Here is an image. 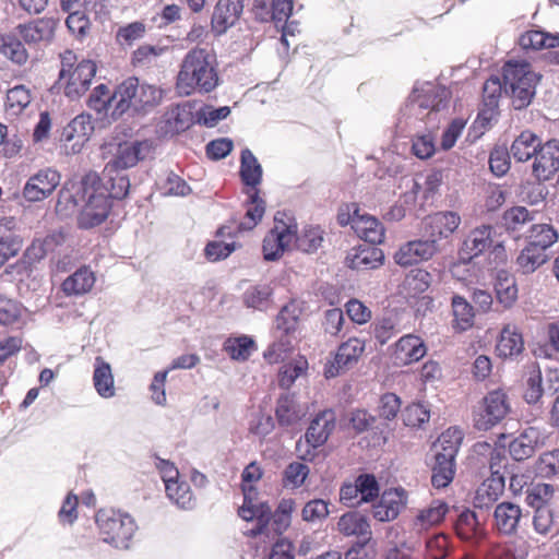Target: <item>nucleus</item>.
<instances>
[{"label": "nucleus", "mask_w": 559, "mask_h": 559, "mask_svg": "<svg viewBox=\"0 0 559 559\" xmlns=\"http://www.w3.org/2000/svg\"><path fill=\"white\" fill-rule=\"evenodd\" d=\"M258 349L254 340L248 335L228 337L224 350L230 359L246 361Z\"/></svg>", "instance_id": "nucleus-44"}, {"label": "nucleus", "mask_w": 559, "mask_h": 559, "mask_svg": "<svg viewBox=\"0 0 559 559\" xmlns=\"http://www.w3.org/2000/svg\"><path fill=\"white\" fill-rule=\"evenodd\" d=\"M431 484L438 489L445 488L455 476V460L445 457L444 454H436Z\"/></svg>", "instance_id": "nucleus-45"}, {"label": "nucleus", "mask_w": 559, "mask_h": 559, "mask_svg": "<svg viewBox=\"0 0 559 559\" xmlns=\"http://www.w3.org/2000/svg\"><path fill=\"white\" fill-rule=\"evenodd\" d=\"M275 415L280 425L292 426L306 415V409L296 401L294 394L284 393L277 401Z\"/></svg>", "instance_id": "nucleus-35"}, {"label": "nucleus", "mask_w": 559, "mask_h": 559, "mask_svg": "<svg viewBox=\"0 0 559 559\" xmlns=\"http://www.w3.org/2000/svg\"><path fill=\"white\" fill-rule=\"evenodd\" d=\"M272 288L267 284L250 286L243 294V302L248 308L263 310L267 307Z\"/></svg>", "instance_id": "nucleus-60"}, {"label": "nucleus", "mask_w": 559, "mask_h": 559, "mask_svg": "<svg viewBox=\"0 0 559 559\" xmlns=\"http://www.w3.org/2000/svg\"><path fill=\"white\" fill-rule=\"evenodd\" d=\"M534 221V213L525 206H513L504 211L502 224L508 231H521L525 225Z\"/></svg>", "instance_id": "nucleus-55"}, {"label": "nucleus", "mask_w": 559, "mask_h": 559, "mask_svg": "<svg viewBox=\"0 0 559 559\" xmlns=\"http://www.w3.org/2000/svg\"><path fill=\"white\" fill-rule=\"evenodd\" d=\"M300 314L301 309L297 302L285 305L275 319V331L296 335Z\"/></svg>", "instance_id": "nucleus-50"}, {"label": "nucleus", "mask_w": 559, "mask_h": 559, "mask_svg": "<svg viewBox=\"0 0 559 559\" xmlns=\"http://www.w3.org/2000/svg\"><path fill=\"white\" fill-rule=\"evenodd\" d=\"M519 44L523 49L555 48L559 46V33L552 35L542 31H528L521 35Z\"/></svg>", "instance_id": "nucleus-52"}, {"label": "nucleus", "mask_w": 559, "mask_h": 559, "mask_svg": "<svg viewBox=\"0 0 559 559\" xmlns=\"http://www.w3.org/2000/svg\"><path fill=\"white\" fill-rule=\"evenodd\" d=\"M454 551L452 538L444 533H435L427 537L423 551L424 559H448Z\"/></svg>", "instance_id": "nucleus-40"}, {"label": "nucleus", "mask_w": 559, "mask_h": 559, "mask_svg": "<svg viewBox=\"0 0 559 559\" xmlns=\"http://www.w3.org/2000/svg\"><path fill=\"white\" fill-rule=\"evenodd\" d=\"M502 92V83L499 78L488 79L483 87V100L487 109L483 110L479 118L490 119L493 110L498 107L499 97Z\"/></svg>", "instance_id": "nucleus-58"}, {"label": "nucleus", "mask_w": 559, "mask_h": 559, "mask_svg": "<svg viewBox=\"0 0 559 559\" xmlns=\"http://www.w3.org/2000/svg\"><path fill=\"white\" fill-rule=\"evenodd\" d=\"M437 250L433 240H412L400 247L394 260L401 266H408L430 259Z\"/></svg>", "instance_id": "nucleus-22"}, {"label": "nucleus", "mask_w": 559, "mask_h": 559, "mask_svg": "<svg viewBox=\"0 0 559 559\" xmlns=\"http://www.w3.org/2000/svg\"><path fill=\"white\" fill-rule=\"evenodd\" d=\"M365 350V343L353 337L343 343L335 355V362L341 368H347L356 362Z\"/></svg>", "instance_id": "nucleus-57"}, {"label": "nucleus", "mask_w": 559, "mask_h": 559, "mask_svg": "<svg viewBox=\"0 0 559 559\" xmlns=\"http://www.w3.org/2000/svg\"><path fill=\"white\" fill-rule=\"evenodd\" d=\"M548 260L546 252L542 249L526 245L519 253L515 264L522 274H531L545 264Z\"/></svg>", "instance_id": "nucleus-43"}, {"label": "nucleus", "mask_w": 559, "mask_h": 559, "mask_svg": "<svg viewBox=\"0 0 559 559\" xmlns=\"http://www.w3.org/2000/svg\"><path fill=\"white\" fill-rule=\"evenodd\" d=\"M95 524L104 543L127 549L138 530L135 520L116 509H100L95 514Z\"/></svg>", "instance_id": "nucleus-4"}, {"label": "nucleus", "mask_w": 559, "mask_h": 559, "mask_svg": "<svg viewBox=\"0 0 559 559\" xmlns=\"http://www.w3.org/2000/svg\"><path fill=\"white\" fill-rule=\"evenodd\" d=\"M407 496L402 488H391L383 491L379 501L373 504V518L381 522L393 521L405 508Z\"/></svg>", "instance_id": "nucleus-19"}, {"label": "nucleus", "mask_w": 559, "mask_h": 559, "mask_svg": "<svg viewBox=\"0 0 559 559\" xmlns=\"http://www.w3.org/2000/svg\"><path fill=\"white\" fill-rule=\"evenodd\" d=\"M95 282L94 272L88 266H82L62 282L61 290L67 297H81L92 290Z\"/></svg>", "instance_id": "nucleus-29"}, {"label": "nucleus", "mask_w": 559, "mask_h": 559, "mask_svg": "<svg viewBox=\"0 0 559 559\" xmlns=\"http://www.w3.org/2000/svg\"><path fill=\"white\" fill-rule=\"evenodd\" d=\"M495 289L499 304L504 308H511L518 299L515 280L506 272L499 273Z\"/></svg>", "instance_id": "nucleus-53"}, {"label": "nucleus", "mask_w": 559, "mask_h": 559, "mask_svg": "<svg viewBox=\"0 0 559 559\" xmlns=\"http://www.w3.org/2000/svg\"><path fill=\"white\" fill-rule=\"evenodd\" d=\"M240 177L242 182L250 187L251 190H258L257 187L262 180V167L249 148H245L241 152Z\"/></svg>", "instance_id": "nucleus-42"}, {"label": "nucleus", "mask_w": 559, "mask_h": 559, "mask_svg": "<svg viewBox=\"0 0 559 559\" xmlns=\"http://www.w3.org/2000/svg\"><path fill=\"white\" fill-rule=\"evenodd\" d=\"M243 503L238 509V515L245 521L257 520L254 527L247 532L249 537L267 535L271 508L267 503H258V490L252 484H242Z\"/></svg>", "instance_id": "nucleus-10"}, {"label": "nucleus", "mask_w": 559, "mask_h": 559, "mask_svg": "<svg viewBox=\"0 0 559 559\" xmlns=\"http://www.w3.org/2000/svg\"><path fill=\"white\" fill-rule=\"evenodd\" d=\"M297 223L294 217L277 213L274 226L265 235L262 245L263 258L266 261L278 260L286 251L294 248V237Z\"/></svg>", "instance_id": "nucleus-8"}, {"label": "nucleus", "mask_w": 559, "mask_h": 559, "mask_svg": "<svg viewBox=\"0 0 559 559\" xmlns=\"http://www.w3.org/2000/svg\"><path fill=\"white\" fill-rule=\"evenodd\" d=\"M449 512L448 502L440 499L432 500L428 506L417 510L411 521V527L417 533L428 532L440 526Z\"/></svg>", "instance_id": "nucleus-16"}, {"label": "nucleus", "mask_w": 559, "mask_h": 559, "mask_svg": "<svg viewBox=\"0 0 559 559\" xmlns=\"http://www.w3.org/2000/svg\"><path fill=\"white\" fill-rule=\"evenodd\" d=\"M337 530L345 536L362 537L360 547L371 538L370 525L366 516L356 511L343 514L337 522Z\"/></svg>", "instance_id": "nucleus-34"}, {"label": "nucleus", "mask_w": 559, "mask_h": 559, "mask_svg": "<svg viewBox=\"0 0 559 559\" xmlns=\"http://www.w3.org/2000/svg\"><path fill=\"white\" fill-rule=\"evenodd\" d=\"M559 169V141L549 140L539 145L534 157L533 174L538 180H548Z\"/></svg>", "instance_id": "nucleus-18"}, {"label": "nucleus", "mask_w": 559, "mask_h": 559, "mask_svg": "<svg viewBox=\"0 0 559 559\" xmlns=\"http://www.w3.org/2000/svg\"><path fill=\"white\" fill-rule=\"evenodd\" d=\"M450 92L435 82H416L404 108L402 120L413 130L418 123L427 129H436L439 122V112L445 108Z\"/></svg>", "instance_id": "nucleus-3"}, {"label": "nucleus", "mask_w": 559, "mask_h": 559, "mask_svg": "<svg viewBox=\"0 0 559 559\" xmlns=\"http://www.w3.org/2000/svg\"><path fill=\"white\" fill-rule=\"evenodd\" d=\"M0 53L12 62L22 66L28 59L24 45L14 36L0 33Z\"/></svg>", "instance_id": "nucleus-54"}, {"label": "nucleus", "mask_w": 559, "mask_h": 559, "mask_svg": "<svg viewBox=\"0 0 559 559\" xmlns=\"http://www.w3.org/2000/svg\"><path fill=\"white\" fill-rule=\"evenodd\" d=\"M540 431L535 427H528L513 439L509 444V453L515 461L531 457L540 441Z\"/></svg>", "instance_id": "nucleus-31"}, {"label": "nucleus", "mask_w": 559, "mask_h": 559, "mask_svg": "<svg viewBox=\"0 0 559 559\" xmlns=\"http://www.w3.org/2000/svg\"><path fill=\"white\" fill-rule=\"evenodd\" d=\"M384 254L380 248L372 243H365L352 248L346 255V265L352 270L368 271L378 269L383 264Z\"/></svg>", "instance_id": "nucleus-20"}, {"label": "nucleus", "mask_w": 559, "mask_h": 559, "mask_svg": "<svg viewBox=\"0 0 559 559\" xmlns=\"http://www.w3.org/2000/svg\"><path fill=\"white\" fill-rule=\"evenodd\" d=\"M462 441V430L456 427H450L439 436L437 444L440 447V450L436 454H444L445 457L455 460Z\"/></svg>", "instance_id": "nucleus-56"}, {"label": "nucleus", "mask_w": 559, "mask_h": 559, "mask_svg": "<svg viewBox=\"0 0 559 559\" xmlns=\"http://www.w3.org/2000/svg\"><path fill=\"white\" fill-rule=\"evenodd\" d=\"M510 412L506 393L499 388L488 393L477 411L474 412V426L487 431L499 424Z\"/></svg>", "instance_id": "nucleus-11"}, {"label": "nucleus", "mask_w": 559, "mask_h": 559, "mask_svg": "<svg viewBox=\"0 0 559 559\" xmlns=\"http://www.w3.org/2000/svg\"><path fill=\"white\" fill-rule=\"evenodd\" d=\"M524 348V342L518 328L513 324L503 326L496 345L497 354L500 357L518 356Z\"/></svg>", "instance_id": "nucleus-36"}, {"label": "nucleus", "mask_w": 559, "mask_h": 559, "mask_svg": "<svg viewBox=\"0 0 559 559\" xmlns=\"http://www.w3.org/2000/svg\"><path fill=\"white\" fill-rule=\"evenodd\" d=\"M555 489L549 484H536L527 490L526 502L535 510L547 508L546 503L552 498Z\"/></svg>", "instance_id": "nucleus-63"}, {"label": "nucleus", "mask_w": 559, "mask_h": 559, "mask_svg": "<svg viewBox=\"0 0 559 559\" xmlns=\"http://www.w3.org/2000/svg\"><path fill=\"white\" fill-rule=\"evenodd\" d=\"M292 0H254L253 11L261 22L273 21L277 26L282 25L281 41L288 46L287 35L293 34L292 25L286 22L292 14Z\"/></svg>", "instance_id": "nucleus-13"}, {"label": "nucleus", "mask_w": 559, "mask_h": 559, "mask_svg": "<svg viewBox=\"0 0 559 559\" xmlns=\"http://www.w3.org/2000/svg\"><path fill=\"white\" fill-rule=\"evenodd\" d=\"M535 471L542 477H551L559 473V449L543 453L536 462Z\"/></svg>", "instance_id": "nucleus-64"}, {"label": "nucleus", "mask_w": 559, "mask_h": 559, "mask_svg": "<svg viewBox=\"0 0 559 559\" xmlns=\"http://www.w3.org/2000/svg\"><path fill=\"white\" fill-rule=\"evenodd\" d=\"M265 212V202L259 197V190L248 192L246 214L238 225L239 231L252 230L262 219Z\"/></svg>", "instance_id": "nucleus-39"}, {"label": "nucleus", "mask_w": 559, "mask_h": 559, "mask_svg": "<svg viewBox=\"0 0 559 559\" xmlns=\"http://www.w3.org/2000/svg\"><path fill=\"white\" fill-rule=\"evenodd\" d=\"M399 127L412 135V152L420 159L430 158L436 152L433 129H427L424 123H418V129L411 130L404 120L400 119Z\"/></svg>", "instance_id": "nucleus-28"}, {"label": "nucleus", "mask_w": 559, "mask_h": 559, "mask_svg": "<svg viewBox=\"0 0 559 559\" xmlns=\"http://www.w3.org/2000/svg\"><path fill=\"white\" fill-rule=\"evenodd\" d=\"M117 112L122 116L130 108L147 110L157 106L163 91L155 85L140 82L138 78H128L118 85Z\"/></svg>", "instance_id": "nucleus-6"}, {"label": "nucleus", "mask_w": 559, "mask_h": 559, "mask_svg": "<svg viewBox=\"0 0 559 559\" xmlns=\"http://www.w3.org/2000/svg\"><path fill=\"white\" fill-rule=\"evenodd\" d=\"M110 207L108 189L96 173L85 175L79 182H67L57 202V211L63 215L80 210L79 225L82 228L102 224Z\"/></svg>", "instance_id": "nucleus-1"}, {"label": "nucleus", "mask_w": 559, "mask_h": 559, "mask_svg": "<svg viewBox=\"0 0 559 559\" xmlns=\"http://www.w3.org/2000/svg\"><path fill=\"white\" fill-rule=\"evenodd\" d=\"M153 151V143L150 140L126 141L117 144L114 157L105 166V174L116 170H124L134 167L139 162L147 158Z\"/></svg>", "instance_id": "nucleus-12"}, {"label": "nucleus", "mask_w": 559, "mask_h": 559, "mask_svg": "<svg viewBox=\"0 0 559 559\" xmlns=\"http://www.w3.org/2000/svg\"><path fill=\"white\" fill-rule=\"evenodd\" d=\"M310 474V468L307 464L301 462L289 463L282 476V485L287 489L300 488Z\"/></svg>", "instance_id": "nucleus-59"}, {"label": "nucleus", "mask_w": 559, "mask_h": 559, "mask_svg": "<svg viewBox=\"0 0 559 559\" xmlns=\"http://www.w3.org/2000/svg\"><path fill=\"white\" fill-rule=\"evenodd\" d=\"M522 509L511 501H502L495 507L492 528L501 536H513L522 521Z\"/></svg>", "instance_id": "nucleus-17"}, {"label": "nucleus", "mask_w": 559, "mask_h": 559, "mask_svg": "<svg viewBox=\"0 0 559 559\" xmlns=\"http://www.w3.org/2000/svg\"><path fill=\"white\" fill-rule=\"evenodd\" d=\"M538 80L539 75L527 62L509 61L503 67V88L510 94L516 109L531 104Z\"/></svg>", "instance_id": "nucleus-5"}, {"label": "nucleus", "mask_w": 559, "mask_h": 559, "mask_svg": "<svg viewBox=\"0 0 559 559\" xmlns=\"http://www.w3.org/2000/svg\"><path fill=\"white\" fill-rule=\"evenodd\" d=\"M166 496L178 508L191 510L195 507L197 499L191 490V486L185 479H177L165 486Z\"/></svg>", "instance_id": "nucleus-41"}, {"label": "nucleus", "mask_w": 559, "mask_h": 559, "mask_svg": "<svg viewBox=\"0 0 559 559\" xmlns=\"http://www.w3.org/2000/svg\"><path fill=\"white\" fill-rule=\"evenodd\" d=\"M56 21L40 17L17 26L20 37L28 45L49 43L55 34Z\"/></svg>", "instance_id": "nucleus-23"}, {"label": "nucleus", "mask_w": 559, "mask_h": 559, "mask_svg": "<svg viewBox=\"0 0 559 559\" xmlns=\"http://www.w3.org/2000/svg\"><path fill=\"white\" fill-rule=\"evenodd\" d=\"M453 328L457 331H466L474 323L473 306L463 297H452Z\"/></svg>", "instance_id": "nucleus-49"}, {"label": "nucleus", "mask_w": 559, "mask_h": 559, "mask_svg": "<svg viewBox=\"0 0 559 559\" xmlns=\"http://www.w3.org/2000/svg\"><path fill=\"white\" fill-rule=\"evenodd\" d=\"M426 346L420 337L407 334L395 344L394 360L396 364L408 365L418 361L426 354Z\"/></svg>", "instance_id": "nucleus-30"}, {"label": "nucleus", "mask_w": 559, "mask_h": 559, "mask_svg": "<svg viewBox=\"0 0 559 559\" xmlns=\"http://www.w3.org/2000/svg\"><path fill=\"white\" fill-rule=\"evenodd\" d=\"M454 530L457 537L466 542L478 543L485 536V527L479 523L477 514L469 509L457 516Z\"/></svg>", "instance_id": "nucleus-33"}, {"label": "nucleus", "mask_w": 559, "mask_h": 559, "mask_svg": "<svg viewBox=\"0 0 559 559\" xmlns=\"http://www.w3.org/2000/svg\"><path fill=\"white\" fill-rule=\"evenodd\" d=\"M61 176L51 168L40 169L26 181L23 197L28 202H38L48 198L59 186Z\"/></svg>", "instance_id": "nucleus-15"}, {"label": "nucleus", "mask_w": 559, "mask_h": 559, "mask_svg": "<svg viewBox=\"0 0 559 559\" xmlns=\"http://www.w3.org/2000/svg\"><path fill=\"white\" fill-rule=\"evenodd\" d=\"M354 231L359 238L372 245L381 243L384 239L383 225L366 212H361L360 217L354 222Z\"/></svg>", "instance_id": "nucleus-37"}, {"label": "nucleus", "mask_w": 559, "mask_h": 559, "mask_svg": "<svg viewBox=\"0 0 559 559\" xmlns=\"http://www.w3.org/2000/svg\"><path fill=\"white\" fill-rule=\"evenodd\" d=\"M219 83L216 57L206 48H193L183 57L175 88L180 96L207 94Z\"/></svg>", "instance_id": "nucleus-2"}, {"label": "nucleus", "mask_w": 559, "mask_h": 559, "mask_svg": "<svg viewBox=\"0 0 559 559\" xmlns=\"http://www.w3.org/2000/svg\"><path fill=\"white\" fill-rule=\"evenodd\" d=\"M33 92L26 85H15L7 92L5 109L9 115L17 116L32 103Z\"/></svg>", "instance_id": "nucleus-47"}, {"label": "nucleus", "mask_w": 559, "mask_h": 559, "mask_svg": "<svg viewBox=\"0 0 559 559\" xmlns=\"http://www.w3.org/2000/svg\"><path fill=\"white\" fill-rule=\"evenodd\" d=\"M105 175L108 177V182L110 185L107 187L109 192L108 198L117 200L126 198L130 189V180L128 175L120 170Z\"/></svg>", "instance_id": "nucleus-62"}, {"label": "nucleus", "mask_w": 559, "mask_h": 559, "mask_svg": "<svg viewBox=\"0 0 559 559\" xmlns=\"http://www.w3.org/2000/svg\"><path fill=\"white\" fill-rule=\"evenodd\" d=\"M94 131L90 115L81 114L73 118L62 131L63 151L68 155L79 154Z\"/></svg>", "instance_id": "nucleus-14"}, {"label": "nucleus", "mask_w": 559, "mask_h": 559, "mask_svg": "<svg viewBox=\"0 0 559 559\" xmlns=\"http://www.w3.org/2000/svg\"><path fill=\"white\" fill-rule=\"evenodd\" d=\"M323 239V230L319 226L305 227L300 233L296 228L294 248L306 253H312L322 246Z\"/></svg>", "instance_id": "nucleus-46"}, {"label": "nucleus", "mask_w": 559, "mask_h": 559, "mask_svg": "<svg viewBox=\"0 0 559 559\" xmlns=\"http://www.w3.org/2000/svg\"><path fill=\"white\" fill-rule=\"evenodd\" d=\"M242 0H218L212 15L213 29L222 34L233 26L242 12Z\"/></svg>", "instance_id": "nucleus-27"}, {"label": "nucleus", "mask_w": 559, "mask_h": 559, "mask_svg": "<svg viewBox=\"0 0 559 559\" xmlns=\"http://www.w3.org/2000/svg\"><path fill=\"white\" fill-rule=\"evenodd\" d=\"M527 238L528 245L537 247L542 249V251L546 252L548 248L558 241V231L550 224H535L531 226Z\"/></svg>", "instance_id": "nucleus-48"}, {"label": "nucleus", "mask_w": 559, "mask_h": 559, "mask_svg": "<svg viewBox=\"0 0 559 559\" xmlns=\"http://www.w3.org/2000/svg\"><path fill=\"white\" fill-rule=\"evenodd\" d=\"M540 145V139L531 131H523L512 143L510 156L516 162L523 163L535 157L537 148Z\"/></svg>", "instance_id": "nucleus-38"}, {"label": "nucleus", "mask_w": 559, "mask_h": 559, "mask_svg": "<svg viewBox=\"0 0 559 559\" xmlns=\"http://www.w3.org/2000/svg\"><path fill=\"white\" fill-rule=\"evenodd\" d=\"M492 236L493 227L490 225H481L467 234L459 249V260L452 267L457 278L465 280L461 276V269L492 247Z\"/></svg>", "instance_id": "nucleus-9"}, {"label": "nucleus", "mask_w": 559, "mask_h": 559, "mask_svg": "<svg viewBox=\"0 0 559 559\" xmlns=\"http://www.w3.org/2000/svg\"><path fill=\"white\" fill-rule=\"evenodd\" d=\"M74 55L66 51L62 56V68L59 78L64 81V94L71 99L80 98L88 90L97 67L92 60H82L75 67L72 61Z\"/></svg>", "instance_id": "nucleus-7"}, {"label": "nucleus", "mask_w": 559, "mask_h": 559, "mask_svg": "<svg viewBox=\"0 0 559 559\" xmlns=\"http://www.w3.org/2000/svg\"><path fill=\"white\" fill-rule=\"evenodd\" d=\"M146 26L142 22H132L127 25L120 26L116 33V40L120 46L130 47L136 40L144 37Z\"/></svg>", "instance_id": "nucleus-61"}, {"label": "nucleus", "mask_w": 559, "mask_h": 559, "mask_svg": "<svg viewBox=\"0 0 559 559\" xmlns=\"http://www.w3.org/2000/svg\"><path fill=\"white\" fill-rule=\"evenodd\" d=\"M118 86L114 92L106 84L97 85L88 97L87 105L91 109L103 114L106 117L117 120L120 114L117 112Z\"/></svg>", "instance_id": "nucleus-26"}, {"label": "nucleus", "mask_w": 559, "mask_h": 559, "mask_svg": "<svg viewBox=\"0 0 559 559\" xmlns=\"http://www.w3.org/2000/svg\"><path fill=\"white\" fill-rule=\"evenodd\" d=\"M504 476L498 471L492 472L477 488L474 504L479 509L493 506L504 492Z\"/></svg>", "instance_id": "nucleus-25"}, {"label": "nucleus", "mask_w": 559, "mask_h": 559, "mask_svg": "<svg viewBox=\"0 0 559 559\" xmlns=\"http://www.w3.org/2000/svg\"><path fill=\"white\" fill-rule=\"evenodd\" d=\"M308 361L304 356L284 364L278 370L280 384H293L307 379Z\"/></svg>", "instance_id": "nucleus-51"}, {"label": "nucleus", "mask_w": 559, "mask_h": 559, "mask_svg": "<svg viewBox=\"0 0 559 559\" xmlns=\"http://www.w3.org/2000/svg\"><path fill=\"white\" fill-rule=\"evenodd\" d=\"M296 341V335L274 331V341L264 350L263 358L269 364L284 362L294 352Z\"/></svg>", "instance_id": "nucleus-32"}, {"label": "nucleus", "mask_w": 559, "mask_h": 559, "mask_svg": "<svg viewBox=\"0 0 559 559\" xmlns=\"http://www.w3.org/2000/svg\"><path fill=\"white\" fill-rule=\"evenodd\" d=\"M335 428V414L331 409L320 412L310 423L305 438L307 443L317 449L323 445Z\"/></svg>", "instance_id": "nucleus-24"}, {"label": "nucleus", "mask_w": 559, "mask_h": 559, "mask_svg": "<svg viewBox=\"0 0 559 559\" xmlns=\"http://www.w3.org/2000/svg\"><path fill=\"white\" fill-rule=\"evenodd\" d=\"M460 223L461 217L454 212H441L429 216L425 223L427 240H433V245L437 246L439 240L452 235Z\"/></svg>", "instance_id": "nucleus-21"}]
</instances>
